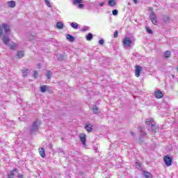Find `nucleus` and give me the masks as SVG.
I'll use <instances>...</instances> for the list:
<instances>
[{"mask_svg": "<svg viewBox=\"0 0 178 178\" xmlns=\"http://www.w3.org/2000/svg\"><path fill=\"white\" fill-rule=\"evenodd\" d=\"M7 5L9 8L13 9V8H15L16 6V1H7Z\"/></svg>", "mask_w": 178, "mask_h": 178, "instance_id": "nucleus-10", "label": "nucleus"}, {"mask_svg": "<svg viewBox=\"0 0 178 178\" xmlns=\"http://www.w3.org/2000/svg\"><path fill=\"white\" fill-rule=\"evenodd\" d=\"M146 31L148 33V34H152L153 31L151 30V29L146 27Z\"/></svg>", "mask_w": 178, "mask_h": 178, "instance_id": "nucleus-36", "label": "nucleus"}, {"mask_svg": "<svg viewBox=\"0 0 178 178\" xmlns=\"http://www.w3.org/2000/svg\"><path fill=\"white\" fill-rule=\"evenodd\" d=\"M78 8H79V9H83V8H84V4H81V3L79 4Z\"/></svg>", "mask_w": 178, "mask_h": 178, "instance_id": "nucleus-41", "label": "nucleus"}, {"mask_svg": "<svg viewBox=\"0 0 178 178\" xmlns=\"http://www.w3.org/2000/svg\"><path fill=\"white\" fill-rule=\"evenodd\" d=\"M86 40H87V41H91V40H92V33H89L86 35Z\"/></svg>", "mask_w": 178, "mask_h": 178, "instance_id": "nucleus-27", "label": "nucleus"}, {"mask_svg": "<svg viewBox=\"0 0 178 178\" xmlns=\"http://www.w3.org/2000/svg\"><path fill=\"white\" fill-rule=\"evenodd\" d=\"M79 138H80L81 143H82V145L84 147H86V143H87V138H86V134H81L79 135Z\"/></svg>", "mask_w": 178, "mask_h": 178, "instance_id": "nucleus-3", "label": "nucleus"}, {"mask_svg": "<svg viewBox=\"0 0 178 178\" xmlns=\"http://www.w3.org/2000/svg\"><path fill=\"white\" fill-rule=\"evenodd\" d=\"M164 162L167 166H171L172 165V157L169 156H164Z\"/></svg>", "mask_w": 178, "mask_h": 178, "instance_id": "nucleus-4", "label": "nucleus"}, {"mask_svg": "<svg viewBox=\"0 0 178 178\" xmlns=\"http://www.w3.org/2000/svg\"><path fill=\"white\" fill-rule=\"evenodd\" d=\"M170 55H171L170 51H165L164 53L165 58H170Z\"/></svg>", "mask_w": 178, "mask_h": 178, "instance_id": "nucleus-28", "label": "nucleus"}, {"mask_svg": "<svg viewBox=\"0 0 178 178\" xmlns=\"http://www.w3.org/2000/svg\"><path fill=\"white\" fill-rule=\"evenodd\" d=\"M56 27L58 29V30H62V29H63V23L62 22H57Z\"/></svg>", "mask_w": 178, "mask_h": 178, "instance_id": "nucleus-19", "label": "nucleus"}, {"mask_svg": "<svg viewBox=\"0 0 178 178\" xmlns=\"http://www.w3.org/2000/svg\"><path fill=\"white\" fill-rule=\"evenodd\" d=\"M38 67H39V69H40L41 68V64H38Z\"/></svg>", "mask_w": 178, "mask_h": 178, "instance_id": "nucleus-48", "label": "nucleus"}, {"mask_svg": "<svg viewBox=\"0 0 178 178\" xmlns=\"http://www.w3.org/2000/svg\"><path fill=\"white\" fill-rule=\"evenodd\" d=\"M47 90H48V86H40V91L41 92H45V91H47Z\"/></svg>", "mask_w": 178, "mask_h": 178, "instance_id": "nucleus-23", "label": "nucleus"}, {"mask_svg": "<svg viewBox=\"0 0 178 178\" xmlns=\"http://www.w3.org/2000/svg\"><path fill=\"white\" fill-rule=\"evenodd\" d=\"M85 129L86 131H88V133H91L92 131V125L88 124L85 127Z\"/></svg>", "mask_w": 178, "mask_h": 178, "instance_id": "nucleus-21", "label": "nucleus"}, {"mask_svg": "<svg viewBox=\"0 0 178 178\" xmlns=\"http://www.w3.org/2000/svg\"><path fill=\"white\" fill-rule=\"evenodd\" d=\"M53 73L51 71H47L46 73V76L47 77V79H51V76H52Z\"/></svg>", "mask_w": 178, "mask_h": 178, "instance_id": "nucleus-30", "label": "nucleus"}, {"mask_svg": "<svg viewBox=\"0 0 178 178\" xmlns=\"http://www.w3.org/2000/svg\"><path fill=\"white\" fill-rule=\"evenodd\" d=\"M88 30H90V27L85 26V27L82 28L81 31H88Z\"/></svg>", "mask_w": 178, "mask_h": 178, "instance_id": "nucleus-37", "label": "nucleus"}, {"mask_svg": "<svg viewBox=\"0 0 178 178\" xmlns=\"http://www.w3.org/2000/svg\"><path fill=\"white\" fill-rule=\"evenodd\" d=\"M143 176L146 178H152V174L148 171H143Z\"/></svg>", "mask_w": 178, "mask_h": 178, "instance_id": "nucleus-15", "label": "nucleus"}, {"mask_svg": "<svg viewBox=\"0 0 178 178\" xmlns=\"http://www.w3.org/2000/svg\"><path fill=\"white\" fill-rule=\"evenodd\" d=\"M92 111L95 115H98V113H101V111H99V108H98L97 105H93L92 106Z\"/></svg>", "mask_w": 178, "mask_h": 178, "instance_id": "nucleus-9", "label": "nucleus"}, {"mask_svg": "<svg viewBox=\"0 0 178 178\" xmlns=\"http://www.w3.org/2000/svg\"><path fill=\"white\" fill-rule=\"evenodd\" d=\"M44 2L49 8H51L52 6H51V3L49 2V0H44Z\"/></svg>", "mask_w": 178, "mask_h": 178, "instance_id": "nucleus-35", "label": "nucleus"}, {"mask_svg": "<svg viewBox=\"0 0 178 178\" xmlns=\"http://www.w3.org/2000/svg\"><path fill=\"white\" fill-rule=\"evenodd\" d=\"M112 13H113V16H118V10H113L112 11Z\"/></svg>", "mask_w": 178, "mask_h": 178, "instance_id": "nucleus-39", "label": "nucleus"}, {"mask_svg": "<svg viewBox=\"0 0 178 178\" xmlns=\"http://www.w3.org/2000/svg\"><path fill=\"white\" fill-rule=\"evenodd\" d=\"M163 22L168 23V22H169V17H168V15H164L163 17Z\"/></svg>", "mask_w": 178, "mask_h": 178, "instance_id": "nucleus-31", "label": "nucleus"}, {"mask_svg": "<svg viewBox=\"0 0 178 178\" xmlns=\"http://www.w3.org/2000/svg\"><path fill=\"white\" fill-rule=\"evenodd\" d=\"M138 130L140 133L141 137H144L145 136H147V134L145 133V128L143 127H139Z\"/></svg>", "mask_w": 178, "mask_h": 178, "instance_id": "nucleus-11", "label": "nucleus"}, {"mask_svg": "<svg viewBox=\"0 0 178 178\" xmlns=\"http://www.w3.org/2000/svg\"><path fill=\"white\" fill-rule=\"evenodd\" d=\"M128 5L130 6V3H128Z\"/></svg>", "mask_w": 178, "mask_h": 178, "instance_id": "nucleus-49", "label": "nucleus"}, {"mask_svg": "<svg viewBox=\"0 0 178 178\" xmlns=\"http://www.w3.org/2000/svg\"><path fill=\"white\" fill-rule=\"evenodd\" d=\"M2 34H3V29L0 26V37L2 35Z\"/></svg>", "mask_w": 178, "mask_h": 178, "instance_id": "nucleus-42", "label": "nucleus"}, {"mask_svg": "<svg viewBox=\"0 0 178 178\" xmlns=\"http://www.w3.org/2000/svg\"><path fill=\"white\" fill-rule=\"evenodd\" d=\"M17 172V168H14L10 173H8V178H15V173Z\"/></svg>", "mask_w": 178, "mask_h": 178, "instance_id": "nucleus-13", "label": "nucleus"}, {"mask_svg": "<svg viewBox=\"0 0 178 178\" xmlns=\"http://www.w3.org/2000/svg\"><path fill=\"white\" fill-rule=\"evenodd\" d=\"M3 29L5 31V34H9L10 33V27L7 24H3Z\"/></svg>", "mask_w": 178, "mask_h": 178, "instance_id": "nucleus-8", "label": "nucleus"}, {"mask_svg": "<svg viewBox=\"0 0 178 178\" xmlns=\"http://www.w3.org/2000/svg\"><path fill=\"white\" fill-rule=\"evenodd\" d=\"M3 42L5 44V45H9V42H10V38H9V36L8 35H4L3 36Z\"/></svg>", "mask_w": 178, "mask_h": 178, "instance_id": "nucleus-7", "label": "nucleus"}, {"mask_svg": "<svg viewBox=\"0 0 178 178\" xmlns=\"http://www.w3.org/2000/svg\"><path fill=\"white\" fill-rule=\"evenodd\" d=\"M143 72V67L140 65H136L135 70V76L136 77H140V74Z\"/></svg>", "mask_w": 178, "mask_h": 178, "instance_id": "nucleus-6", "label": "nucleus"}, {"mask_svg": "<svg viewBox=\"0 0 178 178\" xmlns=\"http://www.w3.org/2000/svg\"><path fill=\"white\" fill-rule=\"evenodd\" d=\"M66 38L68 40V41H70V42H73V41H74V37H73L72 35L67 34Z\"/></svg>", "mask_w": 178, "mask_h": 178, "instance_id": "nucleus-20", "label": "nucleus"}, {"mask_svg": "<svg viewBox=\"0 0 178 178\" xmlns=\"http://www.w3.org/2000/svg\"><path fill=\"white\" fill-rule=\"evenodd\" d=\"M83 1L82 0H74L73 1V4L74 5H77V3H82Z\"/></svg>", "mask_w": 178, "mask_h": 178, "instance_id": "nucleus-33", "label": "nucleus"}, {"mask_svg": "<svg viewBox=\"0 0 178 178\" xmlns=\"http://www.w3.org/2000/svg\"><path fill=\"white\" fill-rule=\"evenodd\" d=\"M22 72L23 77H27V76H29V69H24L22 70Z\"/></svg>", "mask_w": 178, "mask_h": 178, "instance_id": "nucleus-18", "label": "nucleus"}, {"mask_svg": "<svg viewBox=\"0 0 178 178\" xmlns=\"http://www.w3.org/2000/svg\"><path fill=\"white\" fill-rule=\"evenodd\" d=\"M122 42H123L124 47H131L132 43L130 38H125Z\"/></svg>", "mask_w": 178, "mask_h": 178, "instance_id": "nucleus-5", "label": "nucleus"}, {"mask_svg": "<svg viewBox=\"0 0 178 178\" xmlns=\"http://www.w3.org/2000/svg\"><path fill=\"white\" fill-rule=\"evenodd\" d=\"M149 19L153 24H158V21H156V14H155V13H150Z\"/></svg>", "mask_w": 178, "mask_h": 178, "instance_id": "nucleus-2", "label": "nucleus"}, {"mask_svg": "<svg viewBox=\"0 0 178 178\" xmlns=\"http://www.w3.org/2000/svg\"><path fill=\"white\" fill-rule=\"evenodd\" d=\"M134 1V3H137V0H133Z\"/></svg>", "mask_w": 178, "mask_h": 178, "instance_id": "nucleus-47", "label": "nucleus"}, {"mask_svg": "<svg viewBox=\"0 0 178 178\" xmlns=\"http://www.w3.org/2000/svg\"><path fill=\"white\" fill-rule=\"evenodd\" d=\"M40 124H41V122H40V120H36L33 123L32 126L29 128V131L31 134H34V133L38 131Z\"/></svg>", "mask_w": 178, "mask_h": 178, "instance_id": "nucleus-1", "label": "nucleus"}, {"mask_svg": "<svg viewBox=\"0 0 178 178\" xmlns=\"http://www.w3.org/2000/svg\"><path fill=\"white\" fill-rule=\"evenodd\" d=\"M131 136H135V134H134V132H133V131H131Z\"/></svg>", "mask_w": 178, "mask_h": 178, "instance_id": "nucleus-46", "label": "nucleus"}, {"mask_svg": "<svg viewBox=\"0 0 178 178\" xmlns=\"http://www.w3.org/2000/svg\"><path fill=\"white\" fill-rule=\"evenodd\" d=\"M154 96L156 98H162L163 97V93H162V91L161 90H157L154 92Z\"/></svg>", "mask_w": 178, "mask_h": 178, "instance_id": "nucleus-12", "label": "nucleus"}, {"mask_svg": "<svg viewBox=\"0 0 178 178\" xmlns=\"http://www.w3.org/2000/svg\"><path fill=\"white\" fill-rule=\"evenodd\" d=\"M118 35H119V31H118V30H116L114 32V38H118Z\"/></svg>", "mask_w": 178, "mask_h": 178, "instance_id": "nucleus-38", "label": "nucleus"}, {"mask_svg": "<svg viewBox=\"0 0 178 178\" xmlns=\"http://www.w3.org/2000/svg\"><path fill=\"white\" fill-rule=\"evenodd\" d=\"M158 128H156V126L154 124H152V130L154 131V133H156V130Z\"/></svg>", "mask_w": 178, "mask_h": 178, "instance_id": "nucleus-32", "label": "nucleus"}, {"mask_svg": "<svg viewBox=\"0 0 178 178\" xmlns=\"http://www.w3.org/2000/svg\"><path fill=\"white\" fill-rule=\"evenodd\" d=\"M136 168L139 170H143V165L140 163V161L136 162Z\"/></svg>", "mask_w": 178, "mask_h": 178, "instance_id": "nucleus-22", "label": "nucleus"}, {"mask_svg": "<svg viewBox=\"0 0 178 178\" xmlns=\"http://www.w3.org/2000/svg\"><path fill=\"white\" fill-rule=\"evenodd\" d=\"M152 123H154V119L150 118V119H147L145 121V124L149 125V124H153Z\"/></svg>", "mask_w": 178, "mask_h": 178, "instance_id": "nucleus-24", "label": "nucleus"}, {"mask_svg": "<svg viewBox=\"0 0 178 178\" xmlns=\"http://www.w3.org/2000/svg\"><path fill=\"white\" fill-rule=\"evenodd\" d=\"M35 36L32 35L31 38H30V40H31V41H33V40H34V38H35Z\"/></svg>", "mask_w": 178, "mask_h": 178, "instance_id": "nucleus-44", "label": "nucleus"}, {"mask_svg": "<svg viewBox=\"0 0 178 178\" xmlns=\"http://www.w3.org/2000/svg\"><path fill=\"white\" fill-rule=\"evenodd\" d=\"M56 56H57L58 60H65V56L60 54H57Z\"/></svg>", "mask_w": 178, "mask_h": 178, "instance_id": "nucleus-26", "label": "nucleus"}, {"mask_svg": "<svg viewBox=\"0 0 178 178\" xmlns=\"http://www.w3.org/2000/svg\"><path fill=\"white\" fill-rule=\"evenodd\" d=\"M70 26H71V27H72V29H79V24H77L76 22L71 23Z\"/></svg>", "mask_w": 178, "mask_h": 178, "instance_id": "nucleus-25", "label": "nucleus"}, {"mask_svg": "<svg viewBox=\"0 0 178 178\" xmlns=\"http://www.w3.org/2000/svg\"><path fill=\"white\" fill-rule=\"evenodd\" d=\"M39 154L40 156H42V158H45V150L44 149V148H39Z\"/></svg>", "mask_w": 178, "mask_h": 178, "instance_id": "nucleus-14", "label": "nucleus"}, {"mask_svg": "<svg viewBox=\"0 0 178 178\" xmlns=\"http://www.w3.org/2000/svg\"><path fill=\"white\" fill-rule=\"evenodd\" d=\"M10 49L13 51H15V49H17V44L13 43V44L10 45Z\"/></svg>", "mask_w": 178, "mask_h": 178, "instance_id": "nucleus-29", "label": "nucleus"}, {"mask_svg": "<svg viewBox=\"0 0 178 178\" xmlns=\"http://www.w3.org/2000/svg\"><path fill=\"white\" fill-rule=\"evenodd\" d=\"M108 6L113 8V6H116V1L115 0H109L108 2Z\"/></svg>", "mask_w": 178, "mask_h": 178, "instance_id": "nucleus-17", "label": "nucleus"}, {"mask_svg": "<svg viewBox=\"0 0 178 178\" xmlns=\"http://www.w3.org/2000/svg\"><path fill=\"white\" fill-rule=\"evenodd\" d=\"M149 11L152 12V8H149Z\"/></svg>", "mask_w": 178, "mask_h": 178, "instance_id": "nucleus-45", "label": "nucleus"}, {"mask_svg": "<svg viewBox=\"0 0 178 178\" xmlns=\"http://www.w3.org/2000/svg\"><path fill=\"white\" fill-rule=\"evenodd\" d=\"M104 5H105L104 2H102L99 3V6H104Z\"/></svg>", "mask_w": 178, "mask_h": 178, "instance_id": "nucleus-43", "label": "nucleus"}, {"mask_svg": "<svg viewBox=\"0 0 178 178\" xmlns=\"http://www.w3.org/2000/svg\"><path fill=\"white\" fill-rule=\"evenodd\" d=\"M104 43H105V40H104V39H101V40L99 41V45H104Z\"/></svg>", "mask_w": 178, "mask_h": 178, "instance_id": "nucleus-40", "label": "nucleus"}, {"mask_svg": "<svg viewBox=\"0 0 178 178\" xmlns=\"http://www.w3.org/2000/svg\"><path fill=\"white\" fill-rule=\"evenodd\" d=\"M33 77L34 79H38V72H37L36 70L33 71Z\"/></svg>", "mask_w": 178, "mask_h": 178, "instance_id": "nucleus-34", "label": "nucleus"}, {"mask_svg": "<svg viewBox=\"0 0 178 178\" xmlns=\"http://www.w3.org/2000/svg\"><path fill=\"white\" fill-rule=\"evenodd\" d=\"M16 56H17V58H18L19 59H21V58H23V56H24V51H19L17 53Z\"/></svg>", "mask_w": 178, "mask_h": 178, "instance_id": "nucleus-16", "label": "nucleus"}]
</instances>
